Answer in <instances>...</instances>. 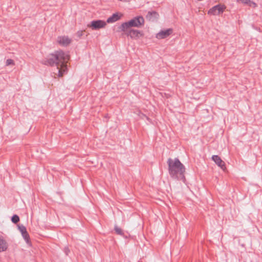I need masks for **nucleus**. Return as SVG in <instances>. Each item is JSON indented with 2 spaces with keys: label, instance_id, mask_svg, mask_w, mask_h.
I'll return each mask as SVG.
<instances>
[{
  "label": "nucleus",
  "instance_id": "nucleus-18",
  "mask_svg": "<svg viewBox=\"0 0 262 262\" xmlns=\"http://www.w3.org/2000/svg\"><path fill=\"white\" fill-rule=\"evenodd\" d=\"M14 64V61L12 59H8L6 61V65L7 66H13Z\"/></svg>",
  "mask_w": 262,
  "mask_h": 262
},
{
  "label": "nucleus",
  "instance_id": "nucleus-7",
  "mask_svg": "<svg viewBox=\"0 0 262 262\" xmlns=\"http://www.w3.org/2000/svg\"><path fill=\"white\" fill-rule=\"evenodd\" d=\"M72 41V39L70 37L66 35L59 36L56 39L57 43L60 46L63 47L69 46Z\"/></svg>",
  "mask_w": 262,
  "mask_h": 262
},
{
  "label": "nucleus",
  "instance_id": "nucleus-15",
  "mask_svg": "<svg viewBox=\"0 0 262 262\" xmlns=\"http://www.w3.org/2000/svg\"><path fill=\"white\" fill-rule=\"evenodd\" d=\"M11 221L13 223L16 224L18 223L19 221V218L18 215H14L11 219Z\"/></svg>",
  "mask_w": 262,
  "mask_h": 262
},
{
  "label": "nucleus",
  "instance_id": "nucleus-2",
  "mask_svg": "<svg viewBox=\"0 0 262 262\" xmlns=\"http://www.w3.org/2000/svg\"><path fill=\"white\" fill-rule=\"evenodd\" d=\"M168 164L169 172L172 177L175 178H183L185 167L178 159H169Z\"/></svg>",
  "mask_w": 262,
  "mask_h": 262
},
{
  "label": "nucleus",
  "instance_id": "nucleus-6",
  "mask_svg": "<svg viewBox=\"0 0 262 262\" xmlns=\"http://www.w3.org/2000/svg\"><path fill=\"white\" fill-rule=\"evenodd\" d=\"M126 32V35L133 39H139L144 36L143 32L138 30L129 29Z\"/></svg>",
  "mask_w": 262,
  "mask_h": 262
},
{
  "label": "nucleus",
  "instance_id": "nucleus-14",
  "mask_svg": "<svg viewBox=\"0 0 262 262\" xmlns=\"http://www.w3.org/2000/svg\"><path fill=\"white\" fill-rule=\"evenodd\" d=\"M159 14L156 11H149L146 15V18L152 20L158 17Z\"/></svg>",
  "mask_w": 262,
  "mask_h": 262
},
{
  "label": "nucleus",
  "instance_id": "nucleus-13",
  "mask_svg": "<svg viewBox=\"0 0 262 262\" xmlns=\"http://www.w3.org/2000/svg\"><path fill=\"white\" fill-rule=\"evenodd\" d=\"M237 2L238 3L248 5L252 8H255L257 7L256 4L251 0H237Z\"/></svg>",
  "mask_w": 262,
  "mask_h": 262
},
{
  "label": "nucleus",
  "instance_id": "nucleus-5",
  "mask_svg": "<svg viewBox=\"0 0 262 262\" xmlns=\"http://www.w3.org/2000/svg\"><path fill=\"white\" fill-rule=\"evenodd\" d=\"M225 9L226 6L224 5L219 4L210 9L208 14L211 15H219L223 13Z\"/></svg>",
  "mask_w": 262,
  "mask_h": 262
},
{
  "label": "nucleus",
  "instance_id": "nucleus-1",
  "mask_svg": "<svg viewBox=\"0 0 262 262\" xmlns=\"http://www.w3.org/2000/svg\"><path fill=\"white\" fill-rule=\"evenodd\" d=\"M69 59V56L68 54L62 50H58L49 55L48 62L49 64L56 66L57 73H55V75L62 77L67 71V63Z\"/></svg>",
  "mask_w": 262,
  "mask_h": 262
},
{
  "label": "nucleus",
  "instance_id": "nucleus-16",
  "mask_svg": "<svg viewBox=\"0 0 262 262\" xmlns=\"http://www.w3.org/2000/svg\"><path fill=\"white\" fill-rule=\"evenodd\" d=\"M84 32H85L84 30L78 31L76 33V36L78 38H80L81 36H82L83 35Z\"/></svg>",
  "mask_w": 262,
  "mask_h": 262
},
{
  "label": "nucleus",
  "instance_id": "nucleus-12",
  "mask_svg": "<svg viewBox=\"0 0 262 262\" xmlns=\"http://www.w3.org/2000/svg\"><path fill=\"white\" fill-rule=\"evenodd\" d=\"M123 16V14L120 12L114 13L111 16L108 17L106 20L107 23H113L119 20Z\"/></svg>",
  "mask_w": 262,
  "mask_h": 262
},
{
  "label": "nucleus",
  "instance_id": "nucleus-3",
  "mask_svg": "<svg viewBox=\"0 0 262 262\" xmlns=\"http://www.w3.org/2000/svg\"><path fill=\"white\" fill-rule=\"evenodd\" d=\"M144 24V19L142 16H137L123 23L120 26V29L123 32H127L132 27L140 28Z\"/></svg>",
  "mask_w": 262,
  "mask_h": 262
},
{
  "label": "nucleus",
  "instance_id": "nucleus-17",
  "mask_svg": "<svg viewBox=\"0 0 262 262\" xmlns=\"http://www.w3.org/2000/svg\"><path fill=\"white\" fill-rule=\"evenodd\" d=\"M115 230L116 233L118 234L122 235L123 234L121 229L117 226L115 227Z\"/></svg>",
  "mask_w": 262,
  "mask_h": 262
},
{
  "label": "nucleus",
  "instance_id": "nucleus-8",
  "mask_svg": "<svg viewBox=\"0 0 262 262\" xmlns=\"http://www.w3.org/2000/svg\"><path fill=\"white\" fill-rule=\"evenodd\" d=\"M173 30L169 28L161 30L156 35V37L158 39H162L168 37L172 33Z\"/></svg>",
  "mask_w": 262,
  "mask_h": 262
},
{
  "label": "nucleus",
  "instance_id": "nucleus-11",
  "mask_svg": "<svg viewBox=\"0 0 262 262\" xmlns=\"http://www.w3.org/2000/svg\"><path fill=\"white\" fill-rule=\"evenodd\" d=\"M9 248V244L7 240L3 236H0V252H5Z\"/></svg>",
  "mask_w": 262,
  "mask_h": 262
},
{
  "label": "nucleus",
  "instance_id": "nucleus-9",
  "mask_svg": "<svg viewBox=\"0 0 262 262\" xmlns=\"http://www.w3.org/2000/svg\"><path fill=\"white\" fill-rule=\"evenodd\" d=\"M212 160L223 171H226L227 170V168L226 167L225 162L221 159V158L219 156L217 155H214L212 157Z\"/></svg>",
  "mask_w": 262,
  "mask_h": 262
},
{
  "label": "nucleus",
  "instance_id": "nucleus-4",
  "mask_svg": "<svg viewBox=\"0 0 262 262\" xmlns=\"http://www.w3.org/2000/svg\"><path fill=\"white\" fill-rule=\"evenodd\" d=\"M106 22L101 19L94 20L87 25V27L92 30H97L105 28L106 26Z\"/></svg>",
  "mask_w": 262,
  "mask_h": 262
},
{
  "label": "nucleus",
  "instance_id": "nucleus-10",
  "mask_svg": "<svg viewBox=\"0 0 262 262\" xmlns=\"http://www.w3.org/2000/svg\"><path fill=\"white\" fill-rule=\"evenodd\" d=\"M19 231L21 232V235L25 240L26 242L29 245L31 246V243L29 235L27 231L26 228L24 226H19Z\"/></svg>",
  "mask_w": 262,
  "mask_h": 262
}]
</instances>
